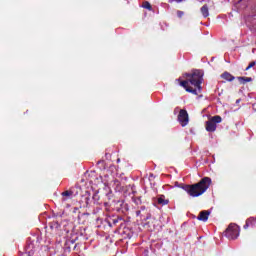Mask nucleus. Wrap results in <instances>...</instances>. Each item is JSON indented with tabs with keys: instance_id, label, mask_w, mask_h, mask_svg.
<instances>
[{
	"instance_id": "f3484780",
	"label": "nucleus",
	"mask_w": 256,
	"mask_h": 256,
	"mask_svg": "<svg viewBox=\"0 0 256 256\" xmlns=\"http://www.w3.org/2000/svg\"><path fill=\"white\" fill-rule=\"evenodd\" d=\"M183 15H185V12L178 10L177 11V17H179V19H181V17H183Z\"/></svg>"
},
{
	"instance_id": "0eeeda50",
	"label": "nucleus",
	"mask_w": 256,
	"mask_h": 256,
	"mask_svg": "<svg viewBox=\"0 0 256 256\" xmlns=\"http://www.w3.org/2000/svg\"><path fill=\"white\" fill-rule=\"evenodd\" d=\"M78 192H75V187L70 188L69 190H66L64 192L61 193L62 195V201H67V198L65 197H75V195H77Z\"/></svg>"
},
{
	"instance_id": "9b49d317",
	"label": "nucleus",
	"mask_w": 256,
	"mask_h": 256,
	"mask_svg": "<svg viewBox=\"0 0 256 256\" xmlns=\"http://www.w3.org/2000/svg\"><path fill=\"white\" fill-rule=\"evenodd\" d=\"M238 81L241 83V85H245V83H251L253 81V78L251 77H237Z\"/></svg>"
},
{
	"instance_id": "a211bd4d",
	"label": "nucleus",
	"mask_w": 256,
	"mask_h": 256,
	"mask_svg": "<svg viewBox=\"0 0 256 256\" xmlns=\"http://www.w3.org/2000/svg\"><path fill=\"white\" fill-rule=\"evenodd\" d=\"M249 221H251V220H246V223L244 225V229H249V227H251L250 224H249Z\"/></svg>"
},
{
	"instance_id": "6ab92c4d",
	"label": "nucleus",
	"mask_w": 256,
	"mask_h": 256,
	"mask_svg": "<svg viewBox=\"0 0 256 256\" xmlns=\"http://www.w3.org/2000/svg\"><path fill=\"white\" fill-rule=\"evenodd\" d=\"M114 185H117V187H119V185H121V182L119 180H114Z\"/></svg>"
},
{
	"instance_id": "f03ea898",
	"label": "nucleus",
	"mask_w": 256,
	"mask_h": 256,
	"mask_svg": "<svg viewBox=\"0 0 256 256\" xmlns=\"http://www.w3.org/2000/svg\"><path fill=\"white\" fill-rule=\"evenodd\" d=\"M211 187V178L204 177L198 183L195 184H182L181 189L186 191L190 197H201L207 189Z\"/></svg>"
},
{
	"instance_id": "f257e3e1",
	"label": "nucleus",
	"mask_w": 256,
	"mask_h": 256,
	"mask_svg": "<svg viewBox=\"0 0 256 256\" xmlns=\"http://www.w3.org/2000/svg\"><path fill=\"white\" fill-rule=\"evenodd\" d=\"M187 80L176 79V83L183 87L187 93L199 95L201 92V84L203 83V75L196 70L194 73H186Z\"/></svg>"
},
{
	"instance_id": "f8f14e48",
	"label": "nucleus",
	"mask_w": 256,
	"mask_h": 256,
	"mask_svg": "<svg viewBox=\"0 0 256 256\" xmlns=\"http://www.w3.org/2000/svg\"><path fill=\"white\" fill-rule=\"evenodd\" d=\"M203 17L207 18V16L209 15V6H207V4L203 5L200 9Z\"/></svg>"
},
{
	"instance_id": "7ed1b4c3",
	"label": "nucleus",
	"mask_w": 256,
	"mask_h": 256,
	"mask_svg": "<svg viewBox=\"0 0 256 256\" xmlns=\"http://www.w3.org/2000/svg\"><path fill=\"white\" fill-rule=\"evenodd\" d=\"M239 233H241V229L239 228V225L235 223H230L224 232V236L230 241H233L237 239V237H239Z\"/></svg>"
},
{
	"instance_id": "1a4fd4ad",
	"label": "nucleus",
	"mask_w": 256,
	"mask_h": 256,
	"mask_svg": "<svg viewBox=\"0 0 256 256\" xmlns=\"http://www.w3.org/2000/svg\"><path fill=\"white\" fill-rule=\"evenodd\" d=\"M221 78L224 79L225 81H228V82L235 81V76H233L229 72L222 73Z\"/></svg>"
},
{
	"instance_id": "39448f33",
	"label": "nucleus",
	"mask_w": 256,
	"mask_h": 256,
	"mask_svg": "<svg viewBox=\"0 0 256 256\" xmlns=\"http://www.w3.org/2000/svg\"><path fill=\"white\" fill-rule=\"evenodd\" d=\"M221 121H223V118H221L219 115L211 117L208 121H206V131H208V133H215V131H217V124L221 123Z\"/></svg>"
},
{
	"instance_id": "dca6fc26",
	"label": "nucleus",
	"mask_w": 256,
	"mask_h": 256,
	"mask_svg": "<svg viewBox=\"0 0 256 256\" xmlns=\"http://www.w3.org/2000/svg\"><path fill=\"white\" fill-rule=\"evenodd\" d=\"M256 63L255 61L251 62L245 69V71H249V69H251L252 67H255Z\"/></svg>"
},
{
	"instance_id": "6e6552de",
	"label": "nucleus",
	"mask_w": 256,
	"mask_h": 256,
	"mask_svg": "<svg viewBox=\"0 0 256 256\" xmlns=\"http://www.w3.org/2000/svg\"><path fill=\"white\" fill-rule=\"evenodd\" d=\"M210 215H211V211L203 210L199 213L197 219L198 221H203L205 223L208 221Z\"/></svg>"
},
{
	"instance_id": "412c9836",
	"label": "nucleus",
	"mask_w": 256,
	"mask_h": 256,
	"mask_svg": "<svg viewBox=\"0 0 256 256\" xmlns=\"http://www.w3.org/2000/svg\"><path fill=\"white\" fill-rule=\"evenodd\" d=\"M176 1H177V3H181L182 0H176Z\"/></svg>"
},
{
	"instance_id": "423d86ee",
	"label": "nucleus",
	"mask_w": 256,
	"mask_h": 256,
	"mask_svg": "<svg viewBox=\"0 0 256 256\" xmlns=\"http://www.w3.org/2000/svg\"><path fill=\"white\" fill-rule=\"evenodd\" d=\"M178 121L181 127H187V125H189V113H187V110L181 109L179 111Z\"/></svg>"
},
{
	"instance_id": "20e7f679",
	"label": "nucleus",
	"mask_w": 256,
	"mask_h": 256,
	"mask_svg": "<svg viewBox=\"0 0 256 256\" xmlns=\"http://www.w3.org/2000/svg\"><path fill=\"white\" fill-rule=\"evenodd\" d=\"M41 249V242L39 240H28L25 246V253L28 256L35 255Z\"/></svg>"
},
{
	"instance_id": "9d476101",
	"label": "nucleus",
	"mask_w": 256,
	"mask_h": 256,
	"mask_svg": "<svg viewBox=\"0 0 256 256\" xmlns=\"http://www.w3.org/2000/svg\"><path fill=\"white\" fill-rule=\"evenodd\" d=\"M158 205H169V199H165V195H160L157 198Z\"/></svg>"
},
{
	"instance_id": "2eb2a0df",
	"label": "nucleus",
	"mask_w": 256,
	"mask_h": 256,
	"mask_svg": "<svg viewBox=\"0 0 256 256\" xmlns=\"http://www.w3.org/2000/svg\"><path fill=\"white\" fill-rule=\"evenodd\" d=\"M247 221H249V225H250V226H253V225H255L256 219L253 218V217H250V218L247 219Z\"/></svg>"
},
{
	"instance_id": "ddd939ff",
	"label": "nucleus",
	"mask_w": 256,
	"mask_h": 256,
	"mask_svg": "<svg viewBox=\"0 0 256 256\" xmlns=\"http://www.w3.org/2000/svg\"><path fill=\"white\" fill-rule=\"evenodd\" d=\"M143 9H147L148 11H153V6H151V3L149 1H144L142 3Z\"/></svg>"
},
{
	"instance_id": "4468645a",
	"label": "nucleus",
	"mask_w": 256,
	"mask_h": 256,
	"mask_svg": "<svg viewBox=\"0 0 256 256\" xmlns=\"http://www.w3.org/2000/svg\"><path fill=\"white\" fill-rule=\"evenodd\" d=\"M133 201H134V203L136 204V205H141V197H135V198H133Z\"/></svg>"
},
{
	"instance_id": "aec40b11",
	"label": "nucleus",
	"mask_w": 256,
	"mask_h": 256,
	"mask_svg": "<svg viewBox=\"0 0 256 256\" xmlns=\"http://www.w3.org/2000/svg\"><path fill=\"white\" fill-rule=\"evenodd\" d=\"M117 223H119V220H118V219H114V220H113V224H114V225H117Z\"/></svg>"
},
{
	"instance_id": "4be33fe9",
	"label": "nucleus",
	"mask_w": 256,
	"mask_h": 256,
	"mask_svg": "<svg viewBox=\"0 0 256 256\" xmlns=\"http://www.w3.org/2000/svg\"><path fill=\"white\" fill-rule=\"evenodd\" d=\"M140 213H141V211H138V212H137V215H140Z\"/></svg>"
}]
</instances>
